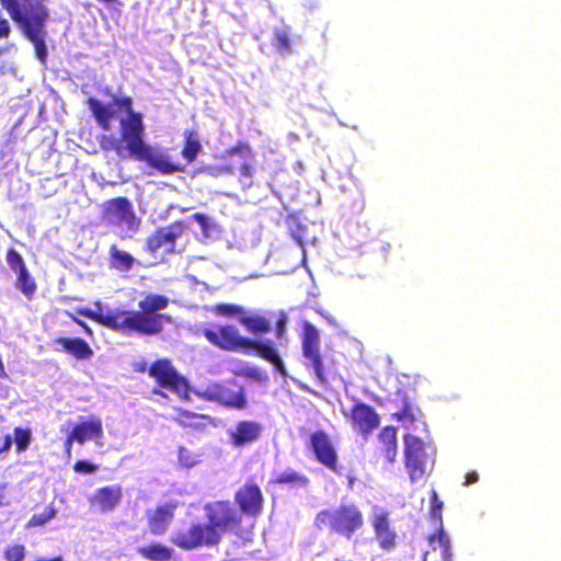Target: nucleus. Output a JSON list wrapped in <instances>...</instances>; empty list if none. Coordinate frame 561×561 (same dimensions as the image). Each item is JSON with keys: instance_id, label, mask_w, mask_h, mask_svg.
I'll return each mask as SVG.
<instances>
[{"instance_id": "obj_1", "label": "nucleus", "mask_w": 561, "mask_h": 561, "mask_svg": "<svg viewBox=\"0 0 561 561\" xmlns=\"http://www.w3.org/2000/svg\"><path fill=\"white\" fill-rule=\"evenodd\" d=\"M113 104L126 113L119 121V138L113 135L102 134L99 136V145L103 151H115L121 159L133 158L146 162L163 175L183 172L184 165L174 163L167 154L154 151L145 141V124L142 114L134 111L130 96H114Z\"/></svg>"}, {"instance_id": "obj_2", "label": "nucleus", "mask_w": 561, "mask_h": 561, "mask_svg": "<svg viewBox=\"0 0 561 561\" xmlns=\"http://www.w3.org/2000/svg\"><path fill=\"white\" fill-rule=\"evenodd\" d=\"M169 304L168 296L150 293L139 300L138 310L115 308L103 313L101 310L78 308L77 313L125 335L152 336L162 333L164 324L171 323V316L161 313Z\"/></svg>"}, {"instance_id": "obj_3", "label": "nucleus", "mask_w": 561, "mask_h": 561, "mask_svg": "<svg viewBox=\"0 0 561 561\" xmlns=\"http://www.w3.org/2000/svg\"><path fill=\"white\" fill-rule=\"evenodd\" d=\"M0 4L20 26L22 34L33 43L37 58L45 61V25L49 19L45 0H0Z\"/></svg>"}, {"instance_id": "obj_4", "label": "nucleus", "mask_w": 561, "mask_h": 561, "mask_svg": "<svg viewBox=\"0 0 561 561\" xmlns=\"http://www.w3.org/2000/svg\"><path fill=\"white\" fill-rule=\"evenodd\" d=\"M202 334L211 345L222 351L247 352L253 350L257 356L271 363L280 375H287L284 362L275 347V343L271 340L260 341L242 336L238 329L231 324L205 328Z\"/></svg>"}, {"instance_id": "obj_5", "label": "nucleus", "mask_w": 561, "mask_h": 561, "mask_svg": "<svg viewBox=\"0 0 561 561\" xmlns=\"http://www.w3.org/2000/svg\"><path fill=\"white\" fill-rule=\"evenodd\" d=\"M318 530L351 539L365 526V516L360 507L353 502H342L334 508L319 511L313 519Z\"/></svg>"}, {"instance_id": "obj_6", "label": "nucleus", "mask_w": 561, "mask_h": 561, "mask_svg": "<svg viewBox=\"0 0 561 561\" xmlns=\"http://www.w3.org/2000/svg\"><path fill=\"white\" fill-rule=\"evenodd\" d=\"M404 466L411 482H416L433 471L436 448L413 434L403 436Z\"/></svg>"}, {"instance_id": "obj_7", "label": "nucleus", "mask_w": 561, "mask_h": 561, "mask_svg": "<svg viewBox=\"0 0 561 561\" xmlns=\"http://www.w3.org/2000/svg\"><path fill=\"white\" fill-rule=\"evenodd\" d=\"M301 351L306 358L305 367L312 370L317 381L325 386L329 383L325 364L320 352V333L318 329L308 321L301 323Z\"/></svg>"}, {"instance_id": "obj_8", "label": "nucleus", "mask_w": 561, "mask_h": 561, "mask_svg": "<svg viewBox=\"0 0 561 561\" xmlns=\"http://www.w3.org/2000/svg\"><path fill=\"white\" fill-rule=\"evenodd\" d=\"M222 538L206 520L194 522L186 529L176 531L171 542L178 548L190 551L198 548H214L221 542Z\"/></svg>"}, {"instance_id": "obj_9", "label": "nucleus", "mask_w": 561, "mask_h": 561, "mask_svg": "<svg viewBox=\"0 0 561 561\" xmlns=\"http://www.w3.org/2000/svg\"><path fill=\"white\" fill-rule=\"evenodd\" d=\"M148 375L154 379L160 389H153L152 393L163 396L161 389H167L180 397H188L190 385L173 366L169 358H158L148 368Z\"/></svg>"}, {"instance_id": "obj_10", "label": "nucleus", "mask_w": 561, "mask_h": 561, "mask_svg": "<svg viewBox=\"0 0 561 561\" xmlns=\"http://www.w3.org/2000/svg\"><path fill=\"white\" fill-rule=\"evenodd\" d=\"M206 520L214 527L222 538L227 533L237 534L243 518L238 508L228 500L208 502L203 507Z\"/></svg>"}, {"instance_id": "obj_11", "label": "nucleus", "mask_w": 561, "mask_h": 561, "mask_svg": "<svg viewBox=\"0 0 561 561\" xmlns=\"http://www.w3.org/2000/svg\"><path fill=\"white\" fill-rule=\"evenodd\" d=\"M195 394L202 400L217 402L229 409L242 410L247 407L245 391L241 386L233 389L224 383H209L196 389Z\"/></svg>"}, {"instance_id": "obj_12", "label": "nucleus", "mask_w": 561, "mask_h": 561, "mask_svg": "<svg viewBox=\"0 0 561 561\" xmlns=\"http://www.w3.org/2000/svg\"><path fill=\"white\" fill-rule=\"evenodd\" d=\"M234 503L241 516L256 518L263 512L264 494L253 478L248 479L234 493Z\"/></svg>"}, {"instance_id": "obj_13", "label": "nucleus", "mask_w": 561, "mask_h": 561, "mask_svg": "<svg viewBox=\"0 0 561 561\" xmlns=\"http://www.w3.org/2000/svg\"><path fill=\"white\" fill-rule=\"evenodd\" d=\"M182 231L183 225L180 221H174L168 226L156 229L146 239V251L153 256H157L159 251H161L162 256L173 254L175 252L176 240Z\"/></svg>"}, {"instance_id": "obj_14", "label": "nucleus", "mask_w": 561, "mask_h": 561, "mask_svg": "<svg viewBox=\"0 0 561 561\" xmlns=\"http://www.w3.org/2000/svg\"><path fill=\"white\" fill-rule=\"evenodd\" d=\"M309 447L316 460L329 470L341 474L337 461L339 456L330 435L323 430L314 431L309 437Z\"/></svg>"}, {"instance_id": "obj_15", "label": "nucleus", "mask_w": 561, "mask_h": 561, "mask_svg": "<svg viewBox=\"0 0 561 561\" xmlns=\"http://www.w3.org/2000/svg\"><path fill=\"white\" fill-rule=\"evenodd\" d=\"M347 420L352 430L365 439L380 425V416L375 408L364 402H356L352 405Z\"/></svg>"}, {"instance_id": "obj_16", "label": "nucleus", "mask_w": 561, "mask_h": 561, "mask_svg": "<svg viewBox=\"0 0 561 561\" xmlns=\"http://www.w3.org/2000/svg\"><path fill=\"white\" fill-rule=\"evenodd\" d=\"M5 261L8 266L16 275L15 286L26 299H33L37 284L30 273L23 256L13 248L7 250Z\"/></svg>"}, {"instance_id": "obj_17", "label": "nucleus", "mask_w": 561, "mask_h": 561, "mask_svg": "<svg viewBox=\"0 0 561 561\" xmlns=\"http://www.w3.org/2000/svg\"><path fill=\"white\" fill-rule=\"evenodd\" d=\"M102 219L112 225H136V215L131 202L125 196L111 198L102 204Z\"/></svg>"}, {"instance_id": "obj_18", "label": "nucleus", "mask_w": 561, "mask_h": 561, "mask_svg": "<svg viewBox=\"0 0 561 561\" xmlns=\"http://www.w3.org/2000/svg\"><path fill=\"white\" fill-rule=\"evenodd\" d=\"M443 501L439 500L437 492L433 489L431 490V508H430V515L431 518L435 519L439 524L438 531L435 534H431L427 537V540L430 545L432 546V549H436V542L438 547L442 549V559L443 561H451L453 560V553H451V546L450 540L443 528Z\"/></svg>"}, {"instance_id": "obj_19", "label": "nucleus", "mask_w": 561, "mask_h": 561, "mask_svg": "<svg viewBox=\"0 0 561 561\" xmlns=\"http://www.w3.org/2000/svg\"><path fill=\"white\" fill-rule=\"evenodd\" d=\"M178 502L171 501L157 505L146 512L147 526L151 535H164L174 519Z\"/></svg>"}, {"instance_id": "obj_20", "label": "nucleus", "mask_w": 561, "mask_h": 561, "mask_svg": "<svg viewBox=\"0 0 561 561\" xmlns=\"http://www.w3.org/2000/svg\"><path fill=\"white\" fill-rule=\"evenodd\" d=\"M378 546L383 551H391L397 546V534L391 527L389 513L380 510L374 513L370 520Z\"/></svg>"}, {"instance_id": "obj_21", "label": "nucleus", "mask_w": 561, "mask_h": 561, "mask_svg": "<svg viewBox=\"0 0 561 561\" xmlns=\"http://www.w3.org/2000/svg\"><path fill=\"white\" fill-rule=\"evenodd\" d=\"M374 451L378 460L387 465L396 461L398 455L397 430L388 425L380 430L376 437Z\"/></svg>"}, {"instance_id": "obj_22", "label": "nucleus", "mask_w": 561, "mask_h": 561, "mask_svg": "<svg viewBox=\"0 0 561 561\" xmlns=\"http://www.w3.org/2000/svg\"><path fill=\"white\" fill-rule=\"evenodd\" d=\"M123 499V488L119 484L98 489L90 500L92 506L102 513L115 510Z\"/></svg>"}, {"instance_id": "obj_23", "label": "nucleus", "mask_w": 561, "mask_h": 561, "mask_svg": "<svg viewBox=\"0 0 561 561\" xmlns=\"http://www.w3.org/2000/svg\"><path fill=\"white\" fill-rule=\"evenodd\" d=\"M262 426L254 421H240L236 424L234 431L230 432L229 438L234 447H243L259 439Z\"/></svg>"}, {"instance_id": "obj_24", "label": "nucleus", "mask_w": 561, "mask_h": 561, "mask_svg": "<svg viewBox=\"0 0 561 561\" xmlns=\"http://www.w3.org/2000/svg\"><path fill=\"white\" fill-rule=\"evenodd\" d=\"M70 433L79 444L87 440H99L103 437V423L99 416H91L89 420L76 424Z\"/></svg>"}, {"instance_id": "obj_25", "label": "nucleus", "mask_w": 561, "mask_h": 561, "mask_svg": "<svg viewBox=\"0 0 561 561\" xmlns=\"http://www.w3.org/2000/svg\"><path fill=\"white\" fill-rule=\"evenodd\" d=\"M54 345H60L61 350L78 360H89L93 356V350L81 337L59 336L53 340Z\"/></svg>"}, {"instance_id": "obj_26", "label": "nucleus", "mask_w": 561, "mask_h": 561, "mask_svg": "<svg viewBox=\"0 0 561 561\" xmlns=\"http://www.w3.org/2000/svg\"><path fill=\"white\" fill-rule=\"evenodd\" d=\"M87 104L98 126L105 131L110 130L111 122L115 116V112L111 108V105L104 104L94 96H89Z\"/></svg>"}, {"instance_id": "obj_27", "label": "nucleus", "mask_w": 561, "mask_h": 561, "mask_svg": "<svg viewBox=\"0 0 561 561\" xmlns=\"http://www.w3.org/2000/svg\"><path fill=\"white\" fill-rule=\"evenodd\" d=\"M397 396L401 397L402 403L401 409L392 414V417L400 422H408L409 424L414 423L415 416L413 413V400H414V390H404L399 389L397 391Z\"/></svg>"}, {"instance_id": "obj_28", "label": "nucleus", "mask_w": 561, "mask_h": 561, "mask_svg": "<svg viewBox=\"0 0 561 561\" xmlns=\"http://www.w3.org/2000/svg\"><path fill=\"white\" fill-rule=\"evenodd\" d=\"M202 151V144L199 136L195 129L184 130V144L181 150L183 159L187 163H192L196 160L198 153Z\"/></svg>"}, {"instance_id": "obj_29", "label": "nucleus", "mask_w": 561, "mask_h": 561, "mask_svg": "<svg viewBox=\"0 0 561 561\" xmlns=\"http://www.w3.org/2000/svg\"><path fill=\"white\" fill-rule=\"evenodd\" d=\"M137 552L149 561H170L173 558V550L159 542L139 547Z\"/></svg>"}, {"instance_id": "obj_30", "label": "nucleus", "mask_w": 561, "mask_h": 561, "mask_svg": "<svg viewBox=\"0 0 561 561\" xmlns=\"http://www.w3.org/2000/svg\"><path fill=\"white\" fill-rule=\"evenodd\" d=\"M178 423L184 427H192L197 431H203L207 427V424H211V417L191 412L188 410H179Z\"/></svg>"}, {"instance_id": "obj_31", "label": "nucleus", "mask_w": 561, "mask_h": 561, "mask_svg": "<svg viewBox=\"0 0 561 561\" xmlns=\"http://www.w3.org/2000/svg\"><path fill=\"white\" fill-rule=\"evenodd\" d=\"M108 263L111 268L127 272L134 266L135 259L128 252L122 251L113 244L108 252Z\"/></svg>"}, {"instance_id": "obj_32", "label": "nucleus", "mask_w": 561, "mask_h": 561, "mask_svg": "<svg viewBox=\"0 0 561 561\" xmlns=\"http://www.w3.org/2000/svg\"><path fill=\"white\" fill-rule=\"evenodd\" d=\"M272 484L307 488L310 480L307 476L295 470H286L271 480Z\"/></svg>"}, {"instance_id": "obj_33", "label": "nucleus", "mask_w": 561, "mask_h": 561, "mask_svg": "<svg viewBox=\"0 0 561 561\" xmlns=\"http://www.w3.org/2000/svg\"><path fill=\"white\" fill-rule=\"evenodd\" d=\"M272 46L283 56L291 53V33L288 26L273 30Z\"/></svg>"}, {"instance_id": "obj_34", "label": "nucleus", "mask_w": 561, "mask_h": 561, "mask_svg": "<svg viewBox=\"0 0 561 561\" xmlns=\"http://www.w3.org/2000/svg\"><path fill=\"white\" fill-rule=\"evenodd\" d=\"M239 322L253 334H265L271 331L268 319L260 314H243L239 318Z\"/></svg>"}, {"instance_id": "obj_35", "label": "nucleus", "mask_w": 561, "mask_h": 561, "mask_svg": "<svg viewBox=\"0 0 561 561\" xmlns=\"http://www.w3.org/2000/svg\"><path fill=\"white\" fill-rule=\"evenodd\" d=\"M13 440L15 445V451L18 454L25 451L32 440V431L28 427H14L12 442Z\"/></svg>"}, {"instance_id": "obj_36", "label": "nucleus", "mask_w": 561, "mask_h": 561, "mask_svg": "<svg viewBox=\"0 0 561 561\" xmlns=\"http://www.w3.org/2000/svg\"><path fill=\"white\" fill-rule=\"evenodd\" d=\"M213 312L226 318H240L244 314V309L233 304H217L211 308Z\"/></svg>"}, {"instance_id": "obj_37", "label": "nucleus", "mask_w": 561, "mask_h": 561, "mask_svg": "<svg viewBox=\"0 0 561 561\" xmlns=\"http://www.w3.org/2000/svg\"><path fill=\"white\" fill-rule=\"evenodd\" d=\"M228 157L238 156L243 161H250L254 158L255 152L247 141H238L234 146L226 150Z\"/></svg>"}, {"instance_id": "obj_38", "label": "nucleus", "mask_w": 561, "mask_h": 561, "mask_svg": "<svg viewBox=\"0 0 561 561\" xmlns=\"http://www.w3.org/2000/svg\"><path fill=\"white\" fill-rule=\"evenodd\" d=\"M16 66L14 60L5 54V50L0 48V77L14 76Z\"/></svg>"}, {"instance_id": "obj_39", "label": "nucleus", "mask_w": 561, "mask_h": 561, "mask_svg": "<svg viewBox=\"0 0 561 561\" xmlns=\"http://www.w3.org/2000/svg\"><path fill=\"white\" fill-rule=\"evenodd\" d=\"M7 561H23L25 558V548L22 545H12L5 548L3 552Z\"/></svg>"}, {"instance_id": "obj_40", "label": "nucleus", "mask_w": 561, "mask_h": 561, "mask_svg": "<svg viewBox=\"0 0 561 561\" xmlns=\"http://www.w3.org/2000/svg\"><path fill=\"white\" fill-rule=\"evenodd\" d=\"M179 462L185 468H192L197 463L196 457L185 447L179 448Z\"/></svg>"}, {"instance_id": "obj_41", "label": "nucleus", "mask_w": 561, "mask_h": 561, "mask_svg": "<svg viewBox=\"0 0 561 561\" xmlns=\"http://www.w3.org/2000/svg\"><path fill=\"white\" fill-rule=\"evenodd\" d=\"M73 470L82 474H91L98 470V466L89 462L88 460H78L73 465Z\"/></svg>"}, {"instance_id": "obj_42", "label": "nucleus", "mask_w": 561, "mask_h": 561, "mask_svg": "<svg viewBox=\"0 0 561 561\" xmlns=\"http://www.w3.org/2000/svg\"><path fill=\"white\" fill-rule=\"evenodd\" d=\"M287 317L285 312H280L275 327V335L277 339H283L286 332Z\"/></svg>"}, {"instance_id": "obj_43", "label": "nucleus", "mask_w": 561, "mask_h": 561, "mask_svg": "<svg viewBox=\"0 0 561 561\" xmlns=\"http://www.w3.org/2000/svg\"><path fill=\"white\" fill-rule=\"evenodd\" d=\"M192 219L198 224L204 233H208L210 229L209 218L205 214L195 213L193 214Z\"/></svg>"}, {"instance_id": "obj_44", "label": "nucleus", "mask_w": 561, "mask_h": 561, "mask_svg": "<svg viewBox=\"0 0 561 561\" xmlns=\"http://www.w3.org/2000/svg\"><path fill=\"white\" fill-rule=\"evenodd\" d=\"M244 375L249 378L260 380V381L267 379L266 373L261 370L257 367H251V368L245 369Z\"/></svg>"}, {"instance_id": "obj_45", "label": "nucleus", "mask_w": 561, "mask_h": 561, "mask_svg": "<svg viewBox=\"0 0 561 561\" xmlns=\"http://www.w3.org/2000/svg\"><path fill=\"white\" fill-rule=\"evenodd\" d=\"M254 167L249 161H244L239 168L240 178L251 179L254 175Z\"/></svg>"}, {"instance_id": "obj_46", "label": "nucleus", "mask_w": 561, "mask_h": 561, "mask_svg": "<svg viewBox=\"0 0 561 561\" xmlns=\"http://www.w3.org/2000/svg\"><path fill=\"white\" fill-rule=\"evenodd\" d=\"M51 518V514L50 515H44V514H34L31 519H30V525L31 526H42L44 525L48 519Z\"/></svg>"}, {"instance_id": "obj_47", "label": "nucleus", "mask_w": 561, "mask_h": 561, "mask_svg": "<svg viewBox=\"0 0 561 561\" xmlns=\"http://www.w3.org/2000/svg\"><path fill=\"white\" fill-rule=\"evenodd\" d=\"M11 33V26L5 18L0 15V38H8Z\"/></svg>"}, {"instance_id": "obj_48", "label": "nucleus", "mask_w": 561, "mask_h": 561, "mask_svg": "<svg viewBox=\"0 0 561 561\" xmlns=\"http://www.w3.org/2000/svg\"><path fill=\"white\" fill-rule=\"evenodd\" d=\"M12 446V436L10 434H5L0 439V455L8 453Z\"/></svg>"}, {"instance_id": "obj_49", "label": "nucleus", "mask_w": 561, "mask_h": 561, "mask_svg": "<svg viewBox=\"0 0 561 561\" xmlns=\"http://www.w3.org/2000/svg\"><path fill=\"white\" fill-rule=\"evenodd\" d=\"M68 314H69V317L71 318V320H72L75 323H77L78 325H80V327L83 329V331L85 332V334H87L88 336H93V331H92V329H91V328H90V327H89V325H88L83 320H81L80 318L76 317V316H75V314H72V313H68Z\"/></svg>"}, {"instance_id": "obj_50", "label": "nucleus", "mask_w": 561, "mask_h": 561, "mask_svg": "<svg viewBox=\"0 0 561 561\" xmlns=\"http://www.w3.org/2000/svg\"><path fill=\"white\" fill-rule=\"evenodd\" d=\"M10 504V499L7 492L5 484L0 485V507L8 506Z\"/></svg>"}, {"instance_id": "obj_51", "label": "nucleus", "mask_w": 561, "mask_h": 561, "mask_svg": "<svg viewBox=\"0 0 561 561\" xmlns=\"http://www.w3.org/2000/svg\"><path fill=\"white\" fill-rule=\"evenodd\" d=\"M73 442H76V438H72V434L69 433L64 443L65 451L68 456H70V454H71V447H72Z\"/></svg>"}, {"instance_id": "obj_52", "label": "nucleus", "mask_w": 561, "mask_h": 561, "mask_svg": "<svg viewBox=\"0 0 561 561\" xmlns=\"http://www.w3.org/2000/svg\"><path fill=\"white\" fill-rule=\"evenodd\" d=\"M478 480H479V474H478L476 471L468 472V473L466 474L465 485L473 484V483H476Z\"/></svg>"}, {"instance_id": "obj_53", "label": "nucleus", "mask_w": 561, "mask_h": 561, "mask_svg": "<svg viewBox=\"0 0 561 561\" xmlns=\"http://www.w3.org/2000/svg\"><path fill=\"white\" fill-rule=\"evenodd\" d=\"M149 366L146 362H139L134 365V371L136 373H148Z\"/></svg>"}, {"instance_id": "obj_54", "label": "nucleus", "mask_w": 561, "mask_h": 561, "mask_svg": "<svg viewBox=\"0 0 561 561\" xmlns=\"http://www.w3.org/2000/svg\"><path fill=\"white\" fill-rule=\"evenodd\" d=\"M218 171L222 174H232L234 172V167L231 164L221 165L218 168Z\"/></svg>"}, {"instance_id": "obj_55", "label": "nucleus", "mask_w": 561, "mask_h": 561, "mask_svg": "<svg viewBox=\"0 0 561 561\" xmlns=\"http://www.w3.org/2000/svg\"><path fill=\"white\" fill-rule=\"evenodd\" d=\"M355 483V477L354 476H347V489L352 490L354 488Z\"/></svg>"}, {"instance_id": "obj_56", "label": "nucleus", "mask_w": 561, "mask_h": 561, "mask_svg": "<svg viewBox=\"0 0 561 561\" xmlns=\"http://www.w3.org/2000/svg\"><path fill=\"white\" fill-rule=\"evenodd\" d=\"M35 561H64L61 557H54V558H50V559H44V558H41V559H37Z\"/></svg>"}, {"instance_id": "obj_57", "label": "nucleus", "mask_w": 561, "mask_h": 561, "mask_svg": "<svg viewBox=\"0 0 561 561\" xmlns=\"http://www.w3.org/2000/svg\"><path fill=\"white\" fill-rule=\"evenodd\" d=\"M99 2H102L104 4H115L118 3V0H98Z\"/></svg>"}, {"instance_id": "obj_58", "label": "nucleus", "mask_w": 561, "mask_h": 561, "mask_svg": "<svg viewBox=\"0 0 561 561\" xmlns=\"http://www.w3.org/2000/svg\"><path fill=\"white\" fill-rule=\"evenodd\" d=\"M427 556H428V552H427V551H426V552H424V554H423V561H426Z\"/></svg>"}]
</instances>
